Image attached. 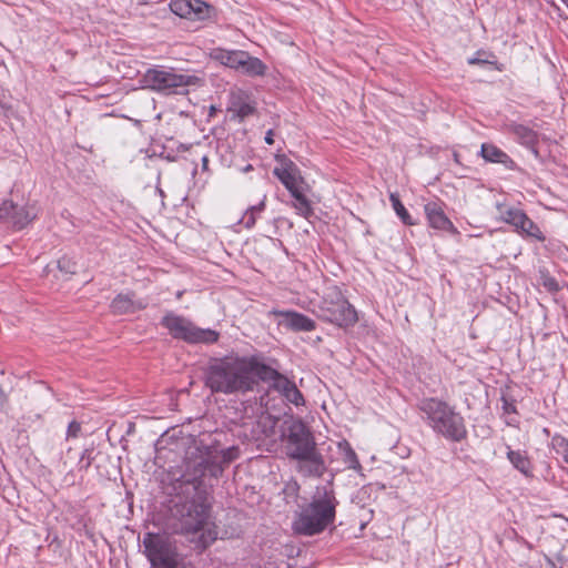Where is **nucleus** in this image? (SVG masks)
<instances>
[{
  "mask_svg": "<svg viewBox=\"0 0 568 568\" xmlns=\"http://www.w3.org/2000/svg\"><path fill=\"white\" fill-rule=\"evenodd\" d=\"M203 474H204L203 470H196L194 476H193V479H196V478L203 476Z\"/></svg>",
  "mask_w": 568,
  "mask_h": 568,
  "instance_id": "obj_35",
  "label": "nucleus"
},
{
  "mask_svg": "<svg viewBox=\"0 0 568 568\" xmlns=\"http://www.w3.org/2000/svg\"><path fill=\"white\" fill-rule=\"evenodd\" d=\"M284 449L288 458L297 462L296 469L306 477H321L325 462L316 448L313 435L301 420H294L284 437Z\"/></svg>",
  "mask_w": 568,
  "mask_h": 568,
  "instance_id": "obj_2",
  "label": "nucleus"
},
{
  "mask_svg": "<svg viewBox=\"0 0 568 568\" xmlns=\"http://www.w3.org/2000/svg\"><path fill=\"white\" fill-rule=\"evenodd\" d=\"M58 268L64 274H74L77 272V263L72 258L63 256L58 261Z\"/></svg>",
  "mask_w": 568,
  "mask_h": 568,
  "instance_id": "obj_30",
  "label": "nucleus"
},
{
  "mask_svg": "<svg viewBox=\"0 0 568 568\" xmlns=\"http://www.w3.org/2000/svg\"><path fill=\"white\" fill-rule=\"evenodd\" d=\"M407 454H408L407 452H406V453H399V455H400L402 457L407 456Z\"/></svg>",
  "mask_w": 568,
  "mask_h": 568,
  "instance_id": "obj_38",
  "label": "nucleus"
},
{
  "mask_svg": "<svg viewBox=\"0 0 568 568\" xmlns=\"http://www.w3.org/2000/svg\"><path fill=\"white\" fill-rule=\"evenodd\" d=\"M265 200L266 195L264 194L258 204L252 205L245 211L241 222L244 224L246 229H251L255 225L256 216L265 209Z\"/></svg>",
  "mask_w": 568,
  "mask_h": 568,
  "instance_id": "obj_25",
  "label": "nucleus"
},
{
  "mask_svg": "<svg viewBox=\"0 0 568 568\" xmlns=\"http://www.w3.org/2000/svg\"><path fill=\"white\" fill-rule=\"evenodd\" d=\"M454 156H455V160H456V161H458V155H457V153H455V154H454Z\"/></svg>",
  "mask_w": 568,
  "mask_h": 568,
  "instance_id": "obj_40",
  "label": "nucleus"
},
{
  "mask_svg": "<svg viewBox=\"0 0 568 568\" xmlns=\"http://www.w3.org/2000/svg\"><path fill=\"white\" fill-rule=\"evenodd\" d=\"M171 11L186 19H203L210 9V6L202 0H171Z\"/></svg>",
  "mask_w": 568,
  "mask_h": 568,
  "instance_id": "obj_10",
  "label": "nucleus"
},
{
  "mask_svg": "<svg viewBox=\"0 0 568 568\" xmlns=\"http://www.w3.org/2000/svg\"><path fill=\"white\" fill-rule=\"evenodd\" d=\"M274 174L284 184L290 193L305 190L306 184L300 174V170L293 162L288 161L285 162L281 168H275Z\"/></svg>",
  "mask_w": 568,
  "mask_h": 568,
  "instance_id": "obj_12",
  "label": "nucleus"
},
{
  "mask_svg": "<svg viewBox=\"0 0 568 568\" xmlns=\"http://www.w3.org/2000/svg\"><path fill=\"white\" fill-rule=\"evenodd\" d=\"M265 142L267 144H272L273 143V138H272V131H268L265 135Z\"/></svg>",
  "mask_w": 568,
  "mask_h": 568,
  "instance_id": "obj_34",
  "label": "nucleus"
},
{
  "mask_svg": "<svg viewBox=\"0 0 568 568\" xmlns=\"http://www.w3.org/2000/svg\"><path fill=\"white\" fill-rule=\"evenodd\" d=\"M311 311L323 321L341 327L351 326L357 321L356 311L337 286L327 287L321 302Z\"/></svg>",
  "mask_w": 568,
  "mask_h": 568,
  "instance_id": "obj_6",
  "label": "nucleus"
},
{
  "mask_svg": "<svg viewBox=\"0 0 568 568\" xmlns=\"http://www.w3.org/2000/svg\"><path fill=\"white\" fill-rule=\"evenodd\" d=\"M145 306V302L134 301L129 294H119L111 303V311L114 314H126Z\"/></svg>",
  "mask_w": 568,
  "mask_h": 568,
  "instance_id": "obj_15",
  "label": "nucleus"
},
{
  "mask_svg": "<svg viewBox=\"0 0 568 568\" xmlns=\"http://www.w3.org/2000/svg\"><path fill=\"white\" fill-rule=\"evenodd\" d=\"M507 458L511 465L525 476L530 475L531 465L525 452L508 449Z\"/></svg>",
  "mask_w": 568,
  "mask_h": 568,
  "instance_id": "obj_21",
  "label": "nucleus"
},
{
  "mask_svg": "<svg viewBox=\"0 0 568 568\" xmlns=\"http://www.w3.org/2000/svg\"><path fill=\"white\" fill-rule=\"evenodd\" d=\"M146 556L154 568H185L171 540L161 535L146 534L143 539Z\"/></svg>",
  "mask_w": 568,
  "mask_h": 568,
  "instance_id": "obj_9",
  "label": "nucleus"
},
{
  "mask_svg": "<svg viewBox=\"0 0 568 568\" xmlns=\"http://www.w3.org/2000/svg\"><path fill=\"white\" fill-rule=\"evenodd\" d=\"M16 212V205L12 201H3L0 205V219L12 222V215Z\"/></svg>",
  "mask_w": 568,
  "mask_h": 568,
  "instance_id": "obj_31",
  "label": "nucleus"
},
{
  "mask_svg": "<svg viewBox=\"0 0 568 568\" xmlns=\"http://www.w3.org/2000/svg\"><path fill=\"white\" fill-rule=\"evenodd\" d=\"M162 325L174 338H180L187 343L212 344L219 339L217 332L199 328L187 318L173 313H169L162 318Z\"/></svg>",
  "mask_w": 568,
  "mask_h": 568,
  "instance_id": "obj_8",
  "label": "nucleus"
},
{
  "mask_svg": "<svg viewBox=\"0 0 568 568\" xmlns=\"http://www.w3.org/2000/svg\"><path fill=\"white\" fill-rule=\"evenodd\" d=\"M37 209L32 205L16 206L11 223L17 229H23L37 216Z\"/></svg>",
  "mask_w": 568,
  "mask_h": 568,
  "instance_id": "obj_19",
  "label": "nucleus"
},
{
  "mask_svg": "<svg viewBox=\"0 0 568 568\" xmlns=\"http://www.w3.org/2000/svg\"><path fill=\"white\" fill-rule=\"evenodd\" d=\"M517 230H520L523 233L531 237H535L539 241L545 240L540 229L527 215L524 216L521 224L519 225V227H517Z\"/></svg>",
  "mask_w": 568,
  "mask_h": 568,
  "instance_id": "obj_27",
  "label": "nucleus"
},
{
  "mask_svg": "<svg viewBox=\"0 0 568 568\" xmlns=\"http://www.w3.org/2000/svg\"><path fill=\"white\" fill-rule=\"evenodd\" d=\"M251 169H252V166H251V165H247V166L244 169V171H245V172H247V171H250Z\"/></svg>",
  "mask_w": 568,
  "mask_h": 568,
  "instance_id": "obj_37",
  "label": "nucleus"
},
{
  "mask_svg": "<svg viewBox=\"0 0 568 568\" xmlns=\"http://www.w3.org/2000/svg\"><path fill=\"white\" fill-rule=\"evenodd\" d=\"M393 210L397 214V216L403 221L406 225H414L415 222L410 217L406 207L402 204V202L393 195Z\"/></svg>",
  "mask_w": 568,
  "mask_h": 568,
  "instance_id": "obj_28",
  "label": "nucleus"
},
{
  "mask_svg": "<svg viewBox=\"0 0 568 568\" xmlns=\"http://www.w3.org/2000/svg\"><path fill=\"white\" fill-rule=\"evenodd\" d=\"M180 523L183 532L200 534L199 540L203 547H207L217 538L216 526L210 520L209 508L203 504L184 505Z\"/></svg>",
  "mask_w": 568,
  "mask_h": 568,
  "instance_id": "obj_7",
  "label": "nucleus"
},
{
  "mask_svg": "<svg viewBox=\"0 0 568 568\" xmlns=\"http://www.w3.org/2000/svg\"><path fill=\"white\" fill-rule=\"evenodd\" d=\"M336 500L332 493L325 491L304 507L294 520L296 532L312 536L323 531L335 518Z\"/></svg>",
  "mask_w": 568,
  "mask_h": 568,
  "instance_id": "obj_4",
  "label": "nucleus"
},
{
  "mask_svg": "<svg viewBox=\"0 0 568 568\" xmlns=\"http://www.w3.org/2000/svg\"><path fill=\"white\" fill-rule=\"evenodd\" d=\"M508 130L517 138V140L523 145H526L527 148L531 149L536 156L538 155V152L535 149V145L538 142V135L534 130L523 124H510L508 126Z\"/></svg>",
  "mask_w": 568,
  "mask_h": 568,
  "instance_id": "obj_16",
  "label": "nucleus"
},
{
  "mask_svg": "<svg viewBox=\"0 0 568 568\" xmlns=\"http://www.w3.org/2000/svg\"><path fill=\"white\" fill-rule=\"evenodd\" d=\"M231 110L240 119H244L254 112V105L243 93H237L232 97Z\"/></svg>",
  "mask_w": 568,
  "mask_h": 568,
  "instance_id": "obj_20",
  "label": "nucleus"
},
{
  "mask_svg": "<svg viewBox=\"0 0 568 568\" xmlns=\"http://www.w3.org/2000/svg\"><path fill=\"white\" fill-rule=\"evenodd\" d=\"M274 314L283 317L281 323L293 331L311 332L315 329V322L301 313L293 311H278L274 312Z\"/></svg>",
  "mask_w": 568,
  "mask_h": 568,
  "instance_id": "obj_14",
  "label": "nucleus"
},
{
  "mask_svg": "<svg viewBox=\"0 0 568 568\" xmlns=\"http://www.w3.org/2000/svg\"><path fill=\"white\" fill-rule=\"evenodd\" d=\"M489 58H493V55H491V54H488L486 58H481V53H479V52H478L476 57L470 58V59L468 60V63H469V64H477V63H478V64H479V63H491V61H490V59H489Z\"/></svg>",
  "mask_w": 568,
  "mask_h": 568,
  "instance_id": "obj_33",
  "label": "nucleus"
},
{
  "mask_svg": "<svg viewBox=\"0 0 568 568\" xmlns=\"http://www.w3.org/2000/svg\"><path fill=\"white\" fill-rule=\"evenodd\" d=\"M500 216L503 221L514 225L516 229L519 227L524 216L526 215L521 210L515 207L500 209Z\"/></svg>",
  "mask_w": 568,
  "mask_h": 568,
  "instance_id": "obj_26",
  "label": "nucleus"
},
{
  "mask_svg": "<svg viewBox=\"0 0 568 568\" xmlns=\"http://www.w3.org/2000/svg\"><path fill=\"white\" fill-rule=\"evenodd\" d=\"M425 213L432 227L458 234V231L452 221L445 215L439 204L435 202L427 203L425 205Z\"/></svg>",
  "mask_w": 568,
  "mask_h": 568,
  "instance_id": "obj_13",
  "label": "nucleus"
},
{
  "mask_svg": "<svg viewBox=\"0 0 568 568\" xmlns=\"http://www.w3.org/2000/svg\"><path fill=\"white\" fill-rule=\"evenodd\" d=\"M81 426L77 422H71L68 427L67 436L77 437L80 433Z\"/></svg>",
  "mask_w": 568,
  "mask_h": 568,
  "instance_id": "obj_32",
  "label": "nucleus"
},
{
  "mask_svg": "<svg viewBox=\"0 0 568 568\" xmlns=\"http://www.w3.org/2000/svg\"><path fill=\"white\" fill-rule=\"evenodd\" d=\"M206 163H207V159H206V158H204V159H203V164H204V165H206Z\"/></svg>",
  "mask_w": 568,
  "mask_h": 568,
  "instance_id": "obj_39",
  "label": "nucleus"
},
{
  "mask_svg": "<svg viewBox=\"0 0 568 568\" xmlns=\"http://www.w3.org/2000/svg\"><path fill=\"white\" fill-rule=\"evenodd\" d=\"M270 378L272 379L271 387L278 392L287 402L296 406L304 404L303 395L294 382L275 371H270Z\"/></svg>",
  "mask_w": 568,
  "mask_h": 568,
  "instance_id": "obj_11",
  "label": "nucleus"
},
{
  "mask_svg": "<svg viewBox=\"0 0 568 568\" xmlns=\"http://www.w3.org/2000/svg\"><path fill=\"white\" fill-rule=\"evenodd\" d=\"M481 156L489 162L507 164L511 162L510 158L494 144L484 143L481 145Z\"/></svg>",
  "mask_w": 568,
  "mask_h": 568,
  "instance_id": "obj_22",
  "label": "nucleus"
},
{
  "mask_svg": "<svg viewBox=\"0 0 568 568\" xmlns=\"http://www.w3.org/2000/svg\"><path fill=\"white\" fill-rule=\"evenodd\" d=\"M337 449L338 454L341 455L344 464L349 469H359L361 464L357 459V456L353 448L351 447L349 443L346 440H342L337 443Z\"/></svg>",
  "mask_w": 568,
  "mask_h": 568,
  "instance_id": "obj_23",
  "label": "nucleus"
},
{
  "mask_svg": "<svg viewBox=\"0 0 568 568\" xmlns=\"http://www.w3.org/2000/svg\"><path fill=\"white\" fill-rule=\"evenodd\" d=\"M419 409L434 432L452 440H462L466 436L463 417L445 402L437 398H425Z\"/></svg>",
  "mask_w": 568,
  "mask_h": 568,
  "instance_id": "obj_3",
  "label": "nucleus"
},
{
  "mask_svg": "<svg viewBox=\"0 0 568 568\" xmlns=\"http://www.w3.org/2000/svg\"><path fill=\"white\" fill-rule=\"evenodd\" d=\"M143 83L145 88L164 94H185L189 88L202 85L203 80L173 69H149L143 75Z\"/></svg>",
  "mask_w": 568,
  "mask_h": 568,
  "instance_id": "obj_5",
  "label": "nucleus"
},
{
  "mask_svg": "<svg viewBox=\"0 0 568 568\" xmlns=\"http://www.w3.org/2000/svg\"><path fill=\"white\" fill-rule=\"evenodd\" d=\"M561 1L568 6V0H561Z\"/></svg>",
  "mask_w": 568,
  "mask_h": 568,
  "instance_id": "obj_41",
  "label": "nucleus"
},
{
  "mask_svg": "<svg viewBox=\"0 0 568 568\" xmlns=\"http://www.w3.org/2000/svg\"><path fill=\"white\" fill-rule=\"evenodd\" d=\"M241 57H243V51L239 50L229 51L221 48H215L210 52L211 59L235 70L239 69V65L242 63L240 60Z\"/></svg>",
  "mask_w": 568,
  "mask_h": 568,
  "instance_id": "obj_17",
  "label": "nucleus"
},
{
  "mask_svg": "<svg viewBox=\"0 0 568 568\" xmlns=\"http://www.w3.org/2000/svg\"><path fill=\"white\" fill-rule=\"evenodd\" d=\"M552 445L556 452L561 455L565 462L568 464V439L561 436H555L552 438Z\"/></svg>",
  "mask_w": 568,
  "mask_h": 568,
  "instance_id": "obj_29",
  "label": "nucleus"
},
{
  "mask_svg": "<svg viewBox=\"0 0 568 568\" xmlns=\"http://www.w3.org/2000/svg\"><path fill=\"white\" fill-rule=\"evenodd\" d=\"M241 64L239 71H242L248 75H263L266 71V65L257 58L251 57L248 53L243 51V57L240 58Z\"/></svg>",
  "mask_w": 568,
  "mask_h": 568,
  "instance_id": "obj_18",
  "label": "nucleus"
},
{
  "mask_svg": "<svg viewBox=\"0 0 568 568\" xmlns=\"http://www.w3.org/2000/svg\"><path fill=\"white\" fill-rule=\"evenodd\" d=\"M257 367L252 359L224 357L210 363L205 386L213 393L235 394L252 390L257 383Z\"/></svg>",
  "mask_w": 568,
  "mask_h": 568,
  "instance_id": "obj_1",
  "label": "nucleus"
},
{
  "mask_svg": "<svg viewBox=\"0 0 568 568\" xmlns=\"http://www.w3.org/2000/svg\"><path fill=\"white\" fill-rule=\"evenodd\" d=\"M294 197L293 207L296 210L297 214L303 217H308L313 213V209L311 202L304 194V190H300L295 193H291Z\"/></svg>",
  "mask_w": 568,
  "mask_h": 568,
  "instance_id": "obj_24",
  "label": "nucleus"
},
{
  "mask_svg": "<svg viewBox=\"0 0 568 568\" xmlns=\"http://www.w3.org/2000/svg\"><path fill=\"white\" fill-rule=\"evenodd\" d=\"M233 457H234V456H233L232 452H230V454H229V456H227V462H230Z\"/></svg>",
  "mask_w": 568,
  "mask_h": 568,
  "instance_id": "obj_36",
  "label": "nucleus"
}]
</instances>
